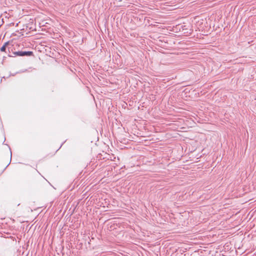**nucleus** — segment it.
<instances>
[{"mask_svg": "<svg viewBox=\"0 0 256 256\" xmlns=\"http://www.w3.org/2000/svg\"><path fill=\"white\" fill-rule=\"evenodd\" d=\"M14 54L18 56H30L32 54V52H30V51H27V52L18 51V52H16L14 53Z\"/></svg>", "mask_w": 256, "mask_h": 256, "instance_id": "1", "label": "nucleus"}, {"mask_svg": "<svg viewBox=\"0 0 256 256\" xmlns=\"http://www.w3.org/2000/svg\"><path fill=\"white\" fill-rule=\"evenodd\" d=\"M9 42H6L0 48V50L1 52H5L6 46L8 44Z\"/></svg>", "mask_w": 256, "mask_h": 256, "instance_id": "2", "label": "nucleus"}, {"mask_svg": "<svg viewBox=\"0 0 256 256\" xmlns=\"http://www.w3.org/2000/svg\"><path fill=\"white\" fill-rule=\"evenodd\" d=\"M12 154L10 152V157H12Z\"/></svg>", "mask_w": 256, "mask_h": 256, "instance_id": "3", "label": "nucleus"}]
</instances>
